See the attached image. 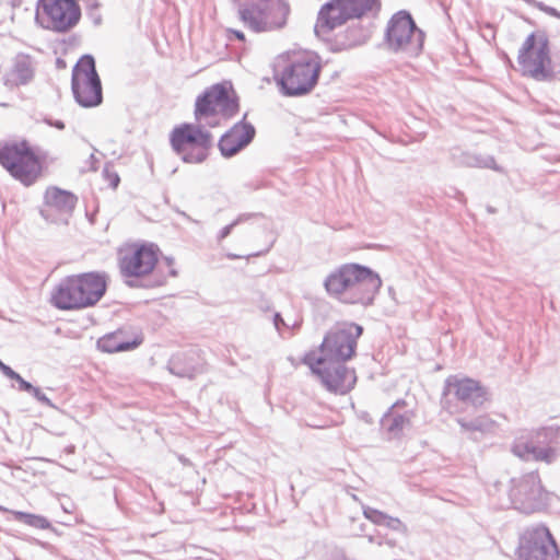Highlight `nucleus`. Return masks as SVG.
I'll return each mask as SVG.
<instances>
[{
  "label": "nucleus",
  "instance_id": "1",
  "mask_svg": "<svg viewBox=\"0 0 560 560\" xmlns=\"http://www.w3.org/2000/svg\"><path fill=\"white\" fill-rule=\"evenodd\" d=\"M382 285L377 273L359 264H345L324 281L327 293L346 304L371 305Z\"/></svg>",
  "mask_w": 560,
  "mask_h": 560
},
{
  "label": "nucleus",
  "instance_id": "2",
  "mask_svg": "<svg viewBox=\"0 0 560 560\" xmlns=\"http://www.w3.org/2000/svg\"><path fill=\"white\" fill-rule=\"evenodd\" d=\"M104 273L89 272L62 279L51 293V303L59 310H81L96 304L105 294Z\"/></svg>",
  "mask_w": 560,
  "mask_h": 560
},
{
  "label": "nucleus",
  "instance_id": "3",
  "mask_svg": "<svg viewBox=\"0 0 560 560\" xmlns=\"http://www.w3.org/2000/svg\"><path fill=\"white\" fill-rule=\"evenodd\" d=\"M238 110L236 96L225 85L214 84L196 98L192 126L206 129L221 126Z\"/></svg>",
  "mask_w": 560,
  "mask_h": 560
},
{
  "label": "nucleus",
  "instance_id": "4",
  "mask_svg": "<svg viewBox=\"0 0 560 560\" xmlns=\"http://www.w3.org/2000/svg\"><path fill=\"white\" fill-rule=\"evenodd\" d=\"M320 69V59L316 54H296L282 70L278 84L284 95H304L316 85Z\"/></svg>",
  "mask_w": 560,
  "mask_h": 560
},
{
  "label": "nucleus",
  "instance_id": "5",
  "mask_svg": "<svg viewBox=\"0 0 560 560\" xmlns=\"http://www.w3.org/2000/svg\"><path fill=\"white\" fill-rule=\"evenodd\" d=\"M0 165L26 186L34 184L42 173L40 161L25 140L0 142Z\"/></svg>",
  "mask_w": 560,
  "mask_h": 560
},
{
  "label": "nucleus",
  "instance_id": "6",
  "mask_svg": "<svg viewBox=\"0 0 560 560\" xmlns=\"http://www.w3.org/2000/svg\"><path fill=\"white\" fill-rule=\"evenodd\" d=\"M158 262V248L150 244H131L118 252V266L127 285L142 287L140 280L150 275ZM150 284H143L149 287Z\"/></svg>",
  "mask_w": 560,
  "mask_h": 560
},
{
  "label": "nucleus",
  "instance_id": "7",
  "mask_svg": "<svg viewBox=\"0 0 560 560\" xmlns=\"http://www.w3.org/2000/svg\"><path fill=\"white\" fill-rule=\"evenodd\" d=\"M363 332L362 326L354 323H337L324 337L317 359L322 362L348 361L357 349L358 339Z\"/></svg>",
  "mask_w": 560,
  "mask_h": 560
},
{
  "label": "nucleus",
  "instance_id": "8",
  "mask_svg": "<svg viewBox=\"0 0 560 560\" xmlns=\"http://www.w3.org/2000/svg\"><path fill=\"white\" fill-rule=\"evenodd\" d=\"M385 39L390 50L415 57L422 50L424 33L407 11H399L389 20Z\"/></svg>",
  "mask_w": 560,
  "mask_h": 560
},
{
  "label": "nucleus",
  "instance_id": "9",
  "mask_svg": "<svg viewBox=\"0 0 560 560\" xmlns=\"http://www.w3.org/2000/svg\"><path fill=\"white\" fill-rule=\"evenodd\" d=\"M517 61L524 75L537 81L552 77L548 38L544 33H532L520 48Z\"/></svg>",
  "mask_w": 560,
  "mask_h": 560
},
{
  "label": "nucleus",
  "instance_id": "10",
  "mask_svg": "<svg viewBox=\"0 0 560 560\" xmlns=\"http://www.w3.org/2000/svg\"><path fill=\"white\" fill-rule=\"evenodd\" d=\"M212 141L211 132L192 124L176 127L171 136L173 149L186 163H202L208 156Z\"/></svg>",
  "mask_w": 560,
  "mask_h": 560
},
{
  "label": "nucleus",
  "instance_id": "11",
  "mask_svg": "<svg viewBox=\"0 0 560 560\" xmlns=\"http://www.w3.org/2000/svg\"><path fill=\"white\" fill-rule=\"evenodd\" d=\"M313 374L331 393L345 395L349 393L357 383V375L353 369L345 365L343 361L322 362L317 359L316 351L307 352L303 358Z\"/></svg>",
  "mask_w": 560,
  "mask_h": 560
},
{
  "label": "nucleus",
  "instance_id": "12",
  "mask_svg": "<svg viewBox=\"0 0 560 560\" xmlns=\"http://www.w3.org/2000/svg\"><path fill=\"white\" fill-rule=\"evenodd\" d=\"M376 3L377 0H331L319 10L315 32L327 35L348 20L361 18Z\"/></svg>",
  "mask_w": 560,
  "mask_h": 560
},
{
  "label": "nucleus",
  "instance_id": "13",
  "mask_svg": "<svg viewBox=\"0 0 560 560\" xmlns=\"http://www.w3.org/2000/svg\"><path fill=\"white\" fill-rule=\"evenodd\" d=\"M71 88L75 101L82 107H95L102 103V83L91 55H84L74 66Z\"/></svg>",
  "mask_w": 560,
  "mask_h": 560
},
{
  "label": "nucleus",
  "instance_id": "14",
  "mask_svg": "<svg viewBox=\"0 0 560 560\" xmlns=\"http://www.w3.org/2000/svg\"><path fill=\"white\" fill-rule=\"evenodd\" d=\"M81 16L74 0H39L36 21L44 28L66 33L73 28Z\"/></svg>",
  "mask_w": 560,
  "mask_h": 560
},
{
  "label": "nucleus",
  "instance_id": "15",
  "mask_svg": "<svg viewBox=\"0 0 560 560\" xmlns=\"http://www.w3.org/2000/svg\"><path fill=\"white\" fill-rule=\"evenodd\" d=\"M520 560H557L558 546L549 529L544 525L527 528L521 537Z\"/></svg>",
  "mask_w": 560,
  "mask_h": 560
},
{
  "label": "nucleus",
  "instance_id": "16",
  "mask_svg": "<svg viewBox=\"0 0 560 560\" xmlns=\"http://www.w3.org/2000/svg\"><path fill=\"white\" fill-rule=\"evenodd\" d=\"M511 498L515 509L527 514L546 505V494L540 485V479L535 472L522 477L512 488Z\"/></svg>",
  "mask_w": 560,
  "mask_h": 560
},
{
  "label": "nucleus",
  "instance_id": "17",
  "mask_svg": "<svg viewBox=\"0 0 560 560\" xmlns=\"http://www.w3.org/2000/svg\"><path fill=\"white\" fill-rule=\"evenodd\" d=\"M44 207L40 209V215L52 223L67 224L69 218L78 202V197L71 191L49 187L44 195Z\"/></svg>",
  "mask_w": 560,
  "mask_h": 560
},
{
  "label": "nucleus",
  "instance_id": "18",
  "mask_svg": "<svg viewBox=\"0 0 560 560\" xmlns=\"http://www.w3.org/2000/svg\"><path fill=\"white\" fill-rule=\"evenodd\" d=\"M544 432L529 433L515 439L512 445V453L523 460L552 463L557 456V450L544 444L541 438Z\"/></svg>",
  "mask_w": 560,
  "mask_h": 560
},
{
  "label": "nucleus",
  "instance_id": "19",
  "mask_svg": "<svg viewBox=\"0 0 560 560\" xmlns=\"http://www.w3.org/2000/svg\"><path fill=\"white\" fill-rule=\"evenodd\" d=\"M415 416L405 400H397L381 419V427L388 439H397L411 428Z\"/></svg>",
  "mask_w": 560,
  "mask_h": 560
},
{
  "label": "nucleus",
  "instance_id": "20",
  "mask_svg": "<svg viewBox=\"0 0 560 560\" xmlns=\"http://www.w3.org/2000/svg\"><path fill=\"white\" fill-rule=\"evenodd\" d=\"M255 133L256 130L252 124L244 120L236 122L219 140L218 147L221 154L224 158L236 155L253 141Z\"/></svg>",
  "mask_w": 560,
  "mask_h": 560
},
{
  "label": "nucleus",
  "instance_id": "21",
  "mask_svg": "<svg viewBox=\"0 0 560 560\" xmlns=\"http://www.w3.org/2000/svg\"><path fill=\"white\" fill-rule=\"evenodd\" d=\"M447 386L463 402L479 407L488 399V393L479 382L471 378H448Z\"/></svg>",
  "mask_w": 560,
  "mask_h": 560
},
{
  "label": "nucleus",
  "instance_id": "22",
  "mask_svg": "<svg viewBox=\"0 0 560 560\" xmlns=\"http://www.w3.org/2000/svg\"><path fill=\"white\" fill-rule=\"evenodd\" d=\"M35 74V67L26 55H18L12 62V67L3 75L5 86L13 89L20 85L28 84Z\"/></svg>",
  "mask_w": 560,
  "mask_h": 560
},
{
  "label": "nucleus",
  "instance_id": "23",
  "mask_svg": "<svg viewBox=\"0 0 560 560\" xmlns=\"http://www.w3.org/2000/svg\"><path fill=\"white\" fill-rule=\"evenodd\" d=\"M168 371L179 377L192 378L203 371V363L197 352L177 353L167 364Z\"/></svg>",
  "mask_w": 560,
  "mask_h": 560
},
{
  "label": "nucleus",
  "instance_id": "24",
  "mask_svg": "<svg viewBox=\"0 0 560 560\" xmlns=\"http://www.w3.org/2000/svg\"><path fill=\"white\" fill-rule=\"evenodd\" d=\"M262 22L269 23L268 32L282 28L290 13L289 4L283 0H271L258 3Z\"/></svg>",
  "mask_w": 560,
  "mask_h": 560
},
{
  "label": "nucleus",
  "instance_id": "25",
  "mask_svg": "<svg viewBox=\"0 0 560 560\" xmlns=\"http://www.w3.org/2000/svg\"><path fill=\"white\" fill-rule=\"evenodd\" d=\"M140 343L141 339H129L122 330H117L100 338L97 347L103 352L114 353L132 350Z\"/></svg>",
  "mask_w": 560,
  "mask_h": 560
},
{
  "label": "nucleus",
  "instance_id": "26",
  "mask_svg": "<svg viewBox=\"0 0 560 560\" xmlns=\"http://www.w3.org/2000/svg\"><path fill=\"white\" fill-rule=\"evenodd\" d=\"M237 14L238 19L250 31L255 33L268 32L270 24L262 22L261 11L258 3L240 4Z\"/></svg>",
  "mask_w": 560,
  "mask_h": 560
},
{
  "label": "nucleus",
  "instance_id": "27",
  "mask_svg": "<svg viewBox=\"0 0 560 560\" xmlns=\"http://www.w3.org/2000/svg\"><path fill=\"white\" fill-rule=\"evenodd\" d=\"M453 159L460 166L490 168L503 173V168L497 164L492 155L460 152L459 154L453 153Z\"/></svg>",
  "mask_w": 560,
  "mask_h": 560
},
{
  "label": "nucleus",
  "instance_id": "28",
  "mask_svg": "<svg viewBox=\"0 0 560 560\" xmlns=\"http://www.w3.org/2000/svg\"><path fill=\"white\" fill-rule=\"evenodd\" d=\"M456 421L460 425L463 432H480L485 434L493 432L495 429V422L487 415L478 416L471 420L457 418Z\"/></svg>",
  "mask_w": 560,
  "mask_h": 560
},
{
  "label": "nucleus",
  "instance_id": "29",
  "mask_svg": "<svg viewBox=\"0 0 560 560\" xmlns=\"http://www.w3.org/2000/svg\"><path fill=\"white\" fill-rule=\"evenodd\" d=\"M363 515L365 518L371 521L375 525L385 526L393 530H400L404 525L401 521L397 517H393L390 515H387L386 513L378 511L376 509H373L368 505H363Z\"/></svg>",
  "mask_w": 560,
  "mask_h": 560
},
{
  "label": "nucleus",
  "instance_id": "30",
  "mask_svg": "<svg viewBox=\"0 0 560 560\" xmlns=\"http://www.w3.org/2000/svg\"><path fill=\"white\" fill-rule=\"evenodd\" d=\"M0 511L11 513L15 521L24 523L27 526L38 528V529L50 528L49 521L42 515L25 513L22 511H13V510H9L3 506H0Z\"/></svg>",
  "mask_w": 560,
  "mask_h": 560
},
{
  "label": "nucleus",
  "instance_id": "31",
  "mask_svg": "<svg viewBox=\"0 0 560 560\" xmlns=\"http://www.w3.org/2000/svg\"><path fill=\"white\" fill-rule=\"evenodd\" d=\"M82 3L88 11L89 15L93 19L95 24L102 21L101 14L97 12L100 8L98 0H82Z\"/></svg>",
  "mask_w": 560,
  "mask_h": 560
},
{
  "label": "nucleus",
  "instance_id": "32",
  "mask_svg": "<svg viewBox=\"0 0 560 560\" xmlns=\"http://www.w3.org/2000/svg\"><path fill=\"white\" fill-rule=\"evenodd\" d=\"M524 2H526L527 4L532 5V7H535L537 8L538 10L551 15V16H555L557 19H560V12L552 8V7H549L547 4H545L544 2H540V1H537V0H523Z\"/></svg>",
  "mask_w": 560,
  "mask_h": 560
},
{
  "label": "nucleus",
  "instance_id": "33",
  "mask_svg": "<svg viewBox=\"0 0 560 560\" xmlns=\"http://www.w3.org/2000/svg\"><path fill=\"white\" fill-rule=\"evenodd\" d=\"M320 560H349L343 550L337 547H331L326 550Z\"/></svg>",
  "mask_w": 560,
  "mask_h": 560
},
{
  "label": "nucleus",
  "instance_id": "34",
  "mask_svg": "<svg viewBox=\"0 0 560 560\" xmlns=\"http://www.w3.org/2000/svg\"><path fill=\"white\" fill-rule=\"evenodd\" d=\"M10 380H14L19 383V390L32 393L35 386L30 382L25 381L19 373L13 370L12 376H8Z\"/></svg>",
  "mask_w": 560,
  "mask_h": 560
},
{
  "label": "nucleus",
  "instance_id": "35",
  "mask_svg": "<svg viewBox=\"0 0 560 560\" xmlns=\"http://www.w3.org/2000/svg\"><path fill=\"white\" fill-rule=\"evenodd\" d=\"M10 380H14L19 383V390L32 393L35 386L30 382L25 381L19 373L13 370L12 376H8Z\"/></svg>",
  "mask_w": 560,
  "mask_h": 560
},
{
  "label": "nucleus",
  "instance_id": "36",
  "mask_svg": "<svg viewBox=\"0 0 560 560\" xmlns=\"http://www.w3.org/2000/svg\"><path fill=\"white\" fill-rule=\"evenodd\" d=\"M31 394L40 404H43L47 407H51V408L55 407L54 404L51 402V400L38 387H35Z\"/></svg>",
  "mask_w": 560,
  "mask_h": 560
},
{
  "label": "nucleus",
  "instance_id": "37",
  "mask_svg": "<svg viewBox=\"0 0 560 560\" xmlns=\"http://www.w3.org/2000/svg\"><path fill=\"white\" fill-rule=\"evenodd\" d=\"M104 175L108 178L110 186L113 188H116L120 182L119 176L117 173H110L108 167L104 170Z\"/></svg>",
  "mask_w": 560,
  "mask_h": 560
},
{
  "label": "nucleus",
  "instance_id": "38",
  "mask_svg": "<svg viewBox=\"0 0 560 560\" xmlns=\"http://www.w3.org/2000/svg\"><path fill=\"white\" fill-rule=\"evenodd\" d=\"M273 325L279 332H281L282 326L288 327L287 323L284 322V319L281 317V315L279 313H276L273 316Z\"/></svg>",
  "mask_w": 560,
  "mask_h": 560
},
{
  "label": "nucleus",
  "instance_id": "39",
  "mask_svg": "<svg viewBox=\"0 0 560 560\" xmlns=\"http://www.w3.org/2000/svg\"><path fill=\"white\" fill-rule=\"evenodd\" d=\"M234 228H235V225H234L233 223H231V224H229V225L224 226V228L220 231V233H219V235H218V240H219V241H222L223 238L228 237V236L231 234V232H232V230H233Z\"/></svg>",
  "mask_w": 560,
  "mask_h": 560
},
{
  "label": "nucleus",
  "instance_id": "40",
  "mask_svg": "<svg viewBox=\"0 0 560 560\" xmlns=\"http://www.w3.org/2000/svg\"><path fill=\"white\" fill-rule=\"evenodd\" d=\"M0 371L8 377L12 376L13 370L0 360Z\"/></svg>",
  "mask_w": 560,
  "mask_h": 560
},
{
  "label": "nucleus",
  "instance_id": "41",
  "mask_svg": "<svg viewBox=\"0 0 560 560\" xmlns=\"http://www.w3.org/2000/svg\"><path fill=\"white\" fill-rule=\"evenodd\" d=\"M229 33H231L235 38H237L238 40H245V35L243 32L241 31H237V30H233V28H230L229 30Z\"/></svg>",
  "mask_w": 560,
  "mask_h": 560
},
{
  "label": "nucleus",
  "instance_id": "42",
  "mask_svg": "<svg viewBox=\"0 0 560 560\" xmlns=\"http://www.w3.org/2000/svg\"><path fill=\"white\" fill-rule=\"evenodd\" d=\"M46 122L50 126L56 127L57 129H60V130H62L65 128V124L61 120L54 121L51 119H46Z\"/></svg>",
  "mask_w": 560,
  "mask_h": 560
},
{
  "label": "nucleus",
  "instance_id": "43",
  "mask_svg": "<svg viewBox=\"0 0 560 560\" xmlns=\"http://www.w3.org/2000/svg\"><path fill=\"white\" fill-rule=\"evenodd\" d=\"M250 217V214H240L232 223L236 226L238 225L240 223L248 220Z\"/></svg>",
  "mask_w": 560,
  "mask_h": 560
},
{
  "label": "nucleus",
  "instance_id": "44",
  "mask_svg": "<svg viewBox=\"0 0 560 560\" xmlns=\"http://www.w3.org/2000/svg\"><path fill=\"white\" fill-rule=\"evenodd\" d=\"M166 261H167V265L168 267L171 268L170 269V275L175 277L176 276V270L173 268V264H174V260L172 258H166Z\"/></svg>",
  "mask_w": 560,
  "mask_h": 560
},
{
  "label": "nucleus",
  "instance_id": "45",
  "mask_svg": "<svg viewBox=\"0 0 560 560\" xmlns=\"http://www.w3.org/2000/svg\"><path fill=\"white\" fill-rule=\"evenodd\" d=\"M179 460L185 465L188 464V459L184 458L183 456H179Z\"/></svg>",
  "mask_w": 560,
  "mask_h": 560
},
{
  "label": "nucleus",
  "instance_id": "46",
  "mask_svg": "<svg viewBox=\"0 0 560 560\" xmlns=\"http://www.w3.org/2000/svg\"><path fill=\"white\" fill-rule=\"evenodd\" d=\"M67 451H68V453H73L74 452V446L73 445L69 446L67 448Z\"/></svg>",
  "mask_w": 560,
  "mask_h": 560
},
{
  "label": "nucleus",
  "instance_id": "47",
  "mask_svg": "<svg viewBox=\"0 0 560 560\" xmlns=\"http://www.w3.org/2000/svg\"><path fill=\"white\" fill-rule=\"evenodd\" d=\"M163 282L164 281H158V282H155V284L161 285V284H163Z\"/></svg>",
  "mask_w": 560,
  "mask_h": 560
}]
</instances>
